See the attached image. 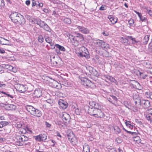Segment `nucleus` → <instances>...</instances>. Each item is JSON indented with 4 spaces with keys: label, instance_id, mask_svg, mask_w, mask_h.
Instances as JSON below:
<instances>
[{
    "label": "nucleus",
    "instance_id": "f257e3e1",
    "mask_svg": "<svg viewBox=\"0 0 152 152\" xmlns=\"http://www.w3.org/2000/svg\"><path fill=\"white\" fill-rule=\"evenodd\" d=\"M10 17L14 23L23 24L25 23V20L23 16L18 12L12 13L10 15Z\"/></svg>",
    "mask_w": 152,
    "mask_h": 152
},
{
    "label": "nucleus",
    "instance_id": "f03ea898",
    "mask_svg": "<svg viewBox=\"0 0 152 152\" xmlns=\"http://www.w3.org/2000/svg\"><path fill=\"white\" fill-rule=\"evenodd\" d=\"M16 140L15 143L17 145L22 146L26 145L24 142L27 141L28 140V138L24 135H20L19 134H16L15 137Z\"/></svg>",
    "mask_w": 152,
    "mask_h": 152
},
{
    "label": "nucleus",
    "instance_id": "7ed1b4c3",
    "mask_svg": "<svg viewBox=\"0 0 152 152\" xmlns=\"http://www.w3.org/2000/svg\"><path fill=\"white\" fill-rule=\"evenodd\" d=\"M26 109L31 114L34 116L39 117L42 115L40 110L35 108L32 106L27 105L26 107Z\"/></svg>",
    "mask_w": 152,
    "mask_h": 152
},
{
    "label": "nucleus",
    "instance_id": "20e7f679",
    "mask_svg": "<svg viewBox=\"0 0 152 152\" xmlns=\"http://www.w3.org/2000/svg\"><path fill=\"white\" fill-rule=\"evenodd\" d=\"M94 43L97 48H102L107 50L109 49V45L102 40L99 39L96 40L94 42Z\"/></svg>",
    "mask_w": 152,
    "mask_h": 152
},
{
    "label": "nucleus",
    "instance_id": "39448f33",
    "mask_svg": "<svg viewBox=\"0 0 152 152\" xmlns=\"http://www.w3.org/2000/svg\"><path fill=\"white\" fill-rule=\"evenodd\" d=\"M80 82L82 85L85 86H86L88 88H91L92 87H93L94 85L90 80L86 78H81L80 79Z\"/></svg>",
    "mask_w": 152,
    "mask_h": 152
},
{
    "label": "nucleus",
    "instance_id": "423d86ee",
    "mask_svg": "<svg viewBox=\"0 0 152 152\" xmlns=\"http://www.w3.org/2000/svg\"><path fill=\"white\" fill-rule=\"evenodd\" d=\"M79 55L81 57H84L87 58H89V52L87 49L84 47H82L80 48Z\"/></svg>",
    "mask_w": 152,
    "mask_h": 152
},
{
    "label": "nucleus",
    "instance_id": "0eeeda50",
    "mask_svg": "<svg viewBox=\"0 0 152 152\" xmlns=\"http://www.w3.org/2000/svg\"><path fill=\"white\" fill-rule=\"evenodd\" d=\"M67 36L69 37L73 45L75 46H77L78 45V39L76 37H75V36L74 37L69 34H68Z\"/></svg>",
    "mask_w": 152,
    "mask_h": 152
},
{
    "label": "nucleus",
    "instance_id": "6e6552de",
    "mask_svg": "<svg viewBox=\"0 0 152 152\" xmlns=\"http://www.w3.org/2000/svg\"><path fill=\"white\" fill-rule=\"evenodd\" d=\"M86 68L89 72L90 74L95 76H98L99 75L97 72L92 67L87 66H86Z\"/></svg>",
    "mask_w": 152,
    "mask_h": 152
},
{
    "label": "nucleus",
    "instance_id": "1a4fd4ad",
    "mask_svg": "<svg viewBox=\"0 0 152 152\" xmlns=\"http://www.w3.org/2000/svg\"><path fill=\"white\" fill-rule=\"evenodd\" d=\"M47 136L46 134H39L35 136V140L38 141H44L47 139Z\"/></svg>",
    "mask_w": 152,
    "mask_h": 152
},
{
    "label": "nucleus",
    "instance_id": "9d476101",
    "mask_svg": "<svg viewBox=\"0 0 152 152\" xmlns=\"http://www.w3.org/2000/svg\"><path fill=\"white\" fill-rule=\"evenodd\" d=\"M140 105H142L145 108H147L150 106V102L147 100L142 99Z\"/></svg>",
    "mask_w": 152,
    "mask_h": 152
},
{
    "label": "nucleus",
    "instance_id": "9b49d317",
    "mask_svg": "<svg viewBox=\"0 0 152 152\" xmlns=\"http://www.w3.org/2000/svg\"><path fill=\"white\" fill-rule=\"evenodd\" d=\"M127 38L130 39L132 41V43L137 45V48L140 46L141 42L140 41L136 40L135 38L132 37L131 36H128Z\"/></svg>",
    "mask_w": 152,
    "mask_h": 152
},
{
    "label": "nucleus",
    "instance_id": "f8f14e48",
    "mask_svg": "<svg viewBox=\"0 0 152 152\" xmlns=\"http://www.w3.org/2000/svg\"><path fill=\"white\" fill-rule=\"evenodd\" d=\"M17 87L18 90L20 92L23 93L26 91V89L27 88V85L18 84V85Z\"/></svg>",
    "mask_w": 152,
    "mask_h": 152
},
{
    "label": "nucleus",
    "instance_id": "ddd939ff",
    "mask_svg": "<svg viewBox=\"0 0 152 152\" xmlns=\"http://www.w3.org/2000/svg\"><path fill=\"white\" fill-rule=\"evenodd\" d=\"M77 26V28L78 29L79 31L83 34H87L89 32V30L87 28L78 26Z\"/></svg>",
    "mask_w": 152,
    "mask_h": 152
},
{
    "label": "nucleus",
    "instance_id": "4468645a",
    "mask_svg": "<svg viewBox=\"0 0 152 152\" xmlns=\"http://www.w3.org/2000/svg\"><path fill=\"white\" fill-rule=\"evenodd\" d=\"M70 118V116L69 114L66 113H63L62 119L64 122H69V121Z\"/></svg>",
    "mask_w": 152,
    "mask_h": 152
},
{
    "label": "nucleus",
    "instance_id": "2eb2a0df",
    "mask_svg": "<svg viewBox=\"0 0 152 152\" xmlns=\"http://www.w3.org/2000/svg\"><path fill=\"white\" fill-rule=\"evenodd\" d=\"M4 108L6 110H14L16 108V106L13 104H7L5 105Z\"/></svg>",
    "mask_w": 152,
    "mask_h": 152
},
{
    "label": "nucleus",
    "instance_id": "dca6fc26",
    "mask_svg": "<svg viewBox=\"0 0 152 152\" xmlns=\"http://www.w3.org/2000/svg\"><path fill=\"white\" fill-rule=\"evenodd\" d=\"M133 99L136 105L137 104H140L142 100H141L138 95L136 94L134 95L133 96Z\"/></svg>",
    "mask_w": 152,
    "mask_h": 152
},
{
    "label": "nucleus",
    "instance_id": "f3484780",
    "mask_svg": "<svg viewBox=\"0 0 152 152\" xmlns=\"http://www.w3.org/2000/svg\"><path fill=\"white\" fill-rule=\"evenodd\" d=\"M58 103L60 107L63 109H65L67 107L68 104L67 103L62 100H60Z\"/></svg>",
    "mask_w": 152,
    "mask_h": 152
},
{
    "label": "nucleus",
    "instance_id": "a211bd4d",
    "mask_svg": "<svg viewBox=\"0 0 152 152\" xmlns=\"http://www.w3.org/2000/svg\"><path fill=\"white\" fill-rule=\"evenodd\" d=\"M68 139L70 142L73 145L75 144L77 140L75 137L72 134V135H68Z\"/></svg>",
    "mask_w": 152,
    "mask_h": 152
},
{
    "label": "nucleus",
    "instance_id": "6ab92c4d",
    "mask_svg": "<svg viewBox=\"0 0 152 152\" xmlns=\"http://www.w3.org/2000/svg\"><path fill=\"white\" fill-rule=\"evenodd\" d=\"M10 42L9 40L5 39L4 38L0 37V44L3 45H9Z\"/></svg>",
    "mask_w": 152,
    "mask_h": 152
},
{
    "label": "nucleus",
    "instance_id": "aec40b11",
    "mask_svg": "<svg viewBox=\"0 0 152 152\" xmlns=\"http://www.w3.org/2000/svg\"><path fill=\"white\" fill-rule=\"evenodd\" d=\"M34 96L37 98L40 97L42 95V91L39 89L36 90L34 92Z\"/></svg>",
    "mask_w": 152,
    "mask_h": 152
},
{
    "label": "nucleus",
    "instance_id": "412c9836",
    "mask_svg": "<svg viewBox=\"0 0 152 152\" xmlns=\"http://www.w3.org/2000/svg\"><path fill=\"white\" fill-rule=\"evenodd\" d=\"M96 110V109L94 107H89L88 110V113L91 115L94 116L95 115V112Z\"/></svg>",
    "mask_w": 152,
    "mask_h": 152
},
{
    "label": "nucleus",
    "instance_id": "4be33fe9",
    "mask_svg": "<svg viewBox=\"0 0 152 152\" xmlns=\"http://www.w3.org/2000/svg\"><path fill=\"white\" fill-rule=\"evenodd\" d=\"M108 18L113 24H114L117 22V19L116 18L112 17L111 15L109 16Z\"/></svg>",
    "mask_w": 152,
    "mask_h": 152
},
{
    "label": "nucleus",
    "instance_id": "5701e85b",
    "mask_svg": "<svg viewBox=\"0 0 152 152\" xmlns=\"http://www.w3.org/2000/svg\"><path fill=\"white\" fill-rule=\"evenodd\" d=\"M4 67L6 69H8L10 71L15 72V71L14 70V68L11 65L9 64H7L5 65V66H4Z\"/></svg>",
    "mask_w": 152,
    "mask_h": 152
},
{
    "label": "nucleus",
    "instance_id": "b1692460",
    "mask_svg": "<svg viewBox=\"0 0 152 152\" xmlns=\"http://www.w3.org/2000/svg\"><path fill=\"white\" fill-rule=\"evenodd\" d=\"M56 47L58 49L62 51H65V49L63 46L60 45L58 44H56L55 45Z\"/></svg>",
    "mask_w": 152,
    "mask_h": 152
},
{
    "label": "nucleus",
    "instance_id": "393cba45",
    "mask_svg": "<svg viewBox=\"0 0 152 152\" xmlns=\"http://www.w3.org/2000/svg\"><path fill=\"white\" fill-rule=\"evenodd\" d=\"M83 152H90L89 148L88 145L86 144L84 145Z\"/></svg>",
    "mask_w": 152,
    "mask_h": 152
},
{
    "label": "nucleus",
    "instance_id": "a878e982",
    "mask_svg": "<svg viewBox=\"0 0 152 152\" xmlns=\"http://www.w3.org/2000/svg\"><path fill=\"white\" fill-rule=\"evenodd\" d=\"M104 114L103 112H102L100 110V112H99V113H98L97 114L96 117L101 118L104 117Z\"/></svg>",
    "mask_w": 152,
    "mask_h": 152
},
{
    "label": "nucleus",
    "instance_id": "bb28decb",
    "mask_svg": "<svg viewBox=\"0 0 152 152\" xmlns=\"http://www.w3.org/2000/svg\"><path fill=\"white\" fill-rule=\"evenodd\" d=\"M8 123L6 121H1L0 122V128H1L5 126L8 125Z\"/></svg>",
    "mask_w": 152,
    "mask_h": 152
},
{
    "label": "nucleus",
    "instance_id": "cd10ccee",
    "mask_svg": "<svg viewBox=\"0 0 152 152\" xmlns=\"http://www.w3.org/2000/svg\"><path fill=\"white\" fill-rule=\"evenodd\" d=\"M128 36L126 37V38L122 39V42L125 45H127L128 44V39H128L127 38V37Z\"/></svg>",
    "mask_w": 152,
    "mask_h": 152
},
{
    "label": "nucleus",
    "instance_id": "c85d7f7f",
    "mask_svg": "<svg viewBox=\"0 0 152 152\" xmlns=\"http://www.w3.org/2000/svg\"><path fill=\"white\" fill-rule=\"evenodd\" d=\"M106 78L107 80L110 81L111 82H114L115 81V80L114 78L110 76H107L106 77Z\"/></svg>",
    "mask_w": 152,
    "mask_h": 152
},
{
    "label": "nucleus",
    "instance_id": "c756f323",
    "mask_svg": "<svg viewBox=\"0 0 152 152\" xmlns=\"http://www.w3.org/2000/svg\"><path fill=\"white\" fill-rule=\"evenodd\" d=\"M33 89V87L31 86H27V88L26 89V91L27 92H31Z\"/></svg>",
    "mask_w": 152,
    "mask_h": 152
},
{
    "label": "nucleus",
    "instance_id": "7c9ffc66",
    "mask_svg": "<svg viewBox=\"0 0 152 152\" xmlns=\"http://www.w3.org/2000/svg\"><path fill=\"white\" fill-rule=\"evenodd\" d=\"M24 124L20 122H17L15 124V126L16 127L18 128H20L23 126Z\"/></svg>",
    "mask_w": 152,
    "mask_h": 152
},
{
    "label": "nucleus",
    "instance_id": "2f4dec72",
    "mask_svg": "<svg viewBox=\"0 0 152 152\" xmlns=\"http://www.w3.org/2000/svg\"><path fill=\"white\" fill-rule=\"evenodd\" d=\"M43 28L44 29L47 31H50L51 30V29H50L49 27L46 23L45 24Z\"/></svg>",
    "mask_w": 152,
    "mask_h": 152
},
{
    "label": "nucleus",
    "instance_id": "473e14b6",
    "mask_svg": "<svg viewBox=\"0 0 152 152\" xmlns=\"http://www.w3.org/2000/svg\"><path fill=\"white\" fill-rule=\"evenodd\" d=\"M149 36L148 35H146L145 36L144 38V40L145 41L144 44H146L149 39Z\"/></svg>",
    "mask_w": 152,
    "mask_h": 152
},
{
    "label": "nucleus",
    "instance_id": "72a5a7b5",
    "mask_svg": "<svg viewBox=\"0 0 152 152\" xmlns=\"http://www.w3.org/2000/svg\"><path fill=\"white\" fill-rule=\"evenodd\" d=\"M38 40L40 42H42L44 40V39L43 36L42 35H40L39 36Z\"/></svg>",
    "mask_w": 152,
    "mask_h": 152
},
{
    "label": "nucleus",
    "instance_id": "f704fd0d",
    "mask_svg": "<svg viewBox=\"0 0 152 152\" xmlns=\"http://www.w3.org/2000/svg\"><path fill=\"white\" fill-rule=\"evenodd\" d=\"M134 141H136V142L137 143H140V137L138 136H136L134 137Z\"/></svg>",
    "mask_w": 152,
    "mask_h": 152
},
{
    "label": "nucleus",
    "instance_id": "c9c22d12",
    "mask_svg": "<svg viewBox=\"0 0 152 152\" xmlns=\"http://www.w3.org/2000/svg\"><path fill=\"white\" fill-rule=\"evenodd\" d=\"M64 22L69 24H70L71 23V20L68 18H66L64 19Z\"/></svg>",
    "mask_w": 152,
    "mask_h": 152
},
{
    "label": "nucleus",
    "instance_id": "e433bc0d",
    "mask_svg": "<svg viewBox=\"0 0 152 152\" xmlns=\"http://www.w3.org/2000/svg\"><path fill=\"white\" fill-rule=\"evenodd\" d=\"M82 110H80L78 108H77L75 109V113L77 115H80L81 114V111Z\"/></svg>",
    "mask_w": 152,
    "mask_h": 152
},
{
    "label": "nucleus",
    "instance_id": "4c0bfd02",
    "mask_svg": "<svg viewBox=\"0 0 152 152\" xmlns=\"http://www.w3.org/2000/svg\"><path fill=\"white\" fill-rule=\"evenodd\" d=\"M41 20L40 19L38 18L34 19V23L38 25H39Z\"/></svg>",
    "mask_w": 152,
    "mask_h": 152
},
{
    "label": "nucleus",
    "instance_id": "58836bf2",
    "mask_svg": "<svg viewBox=\"0 0 152 152\" xmlns=\"http://www.w3.org/2000/svg\"><path fill=\"white\" fill-rule=\"evenodd\" d=\"M45 40L49 44L52 42L51 39L49 37H45Z\"/></svg>",
    "mask_w": 152,
    "mask_h": 152
},
{
    "label": "nucleus",
    "instance_id": "ea45409f",
    "mask_svg": "<svg viewBox=\"0 0 152 152\" xmlns=\"http://www.w3.org/2000/svg\"><path fill=\"white\" fill-rule=\"evenodd\" d=\"M101 106L98 103H96V104L94 108L97 109H100V108H101Z\"/></svg>",
    "mask_w": 152,
    "mask_h": 152
},
{
    "label": "nucleus",
    "instance_id": "a19ab883",
    "mask_svg": "<svg viewBox=\"0 0 152 152\" xmlns=\"http://www.w3.org/2000/svg\"><path fill=\"white\" fill-rule=\"evenodd\" d=\"M46 23H45L44 21L41 20L39 24V25L40 27L43 28Z\"/></svg>",
    "mask_w": 152,
    "mask_h": 152
},
{
    "label": "nucleus",
    "instance_id": "79ce46f5",
    "mask_svg": "<svg viewBox=\"0 0 152 152\" xmlns=\"http://www.w3.org/2000/svg\"><path fill=\"white\" fill-rule=\"evenodd\" d=\"M125 123L126 125L127 126L130 127V126H132L131 122L130 121H126Z\"/></svg>",
    "mask_w": 152,
    "mask_h": 152
},
{
    "label": "nucleus",
    "instance_id": "37998d69",
    "mask_svg": "<svg viewBox=\"0 0 152 152\" xmlns=\"http://www.w3.org/2000/svg\"><path fill=\"white\" fill-rule=\"evenodd\" d=\"M146 117L147 119L151 123H152V118L149 115H147Z\"/></svg>",
    "mask_w": 152,
    "mask_h": 152
},
{
    "label": "nucleus",
    "instance_id": "c03bdc74",
    "mask_svg": "<svg viewBox=\"0 0 152 152\" xmlns=\"http://www.w3.org/2000/svg\"><path fill=\"white\" fill-rule=\"evenodd\" d=\"M134 23V20L133 19H130L128 21L129 24L130 26H132L133 25Z\"/></svg>",
    "mask_w": 152,
    "mask_h": 152
},
{
    "label": "nucleus",
    "instance_id": "a18cd8bd",
    "mask_svg": "<svg viewBox=\"0 0 152 152\" xmlns=\"http://www.w3.org/2000/svg\"><path fill=\"white\" fill-rule=\"evenodd\" d=\"M99 112H100V109H96V110L95 112V115H94V116L96 117V116H97V114Z\"/></svg>",
    "mask_w": 152,
    "mask_h": 152
},
{
    "label": "nucleus",
    "instance_id": "49530a36",
    "mask_svg": "<svg viewBox=\"0 0 152 152\" xmlns=\"http://www.w3.org/2000/svg\"><path fill=\"white\" fill-rule=\"evenodd\" d=\"M4 5V0H0V7H3Z\"/></svg>",
    "mask_w": 152,
    "mask_h": 152
},
{
    "label": "nucleus",
    "instance_id": "de8ad7c7",
    "mask_svg": "<svg viewBox=\"0 0 152 152\" xmlns=\"http://www.w3.org/2000/svg\"><path fill=\"white\" fill-rule=\"evenodd\" d=\"M146 12L149 14L150 16L152 17V11L151 10L146 9Z\"/></svg>",
    "mask_w": 152,
    "mask_h": 152
},
{
    "label": "nucleus",
    "instance_id": "09e8293b",
    "mask_svg": "<svg viewBox=\"0 0 152 152\" xmlns=\"http://www.w3.org/2000/svg\"><path fill=\"white\" fill-rule=\"evenodd\" d=\"M89 104L91 106L94 107L96 104V102L94 101H92L90 102Z\"/></svg>",
    "mask_w": 152,
    "mask_h": 152
},
{
    "label": "nucleus",
    "instance_id": "8fccbe9b",
    "mask_svg": "<svg viewBox=\"0 0 152 152\" xmlns=\"http://www.w3.org/2000/svg\"><path fill=\"white\" fill-rule=\"evenodd\" d=\"M147 95L148 96L147 97H149L151 99H152V92H147Z\"/></svg>",
    "mask_w": 152,
    "mask_h": 152
},
{
    "label": "nucleus",
    "instance_id": "3c124183",
    "mask_svg": "<svg viewBox=\"0 0 152 152\" xmlns=\"http://www.w3.org/2000/svg\"><path fill=\"white\" fill-rule=\"evenodd\" d=\"M110 97L112 98V99L113 101H117V98L116 96H113V95H110Z\"/></svg>",
    "mask_w": 152,
    "mask_h": 152
},
{
    "label": "nucleus",
    "instance_id": "603ef678",
    "mask_svg": "<svg viewBox=\"0 0 152 152\" xmlns=\"http://www.w3.org/2000/svg\"><path fill=\"white\" fill-rule=\"evenodd\" d=\"M49 44L50 45V48L51 49H53L55 48V47H56L55 45H54V43L53 42H52Z\"/></svg>",
    "mask_w": 152,
    "mask_h": 152
},
{
    "label": "nucleus",
    "instance_id": "864d4df0",
    "mask_svg": "<svg viewBox=\"0 0 152 152\" xmlns=\"http://www.w3.org/2000/svg\"><path fill=\"white\" fill-rule=\"evenodd\" d=\"M75 37H76L78 39L79 37H81V38H82V35L81 34L78 33L77 34V35L75 36Z\"/></svg>",
    "mask_w": 152,
    "mask_h": 152
},
{
    "label": "nucleus",
    "instance_id": "5fc2aeb1",
    "mask_svg": "<svg viewBox=\"0 0 152 152\" xmlns=\"http://www.w3.org/2000/svg\"><path fill=\"white\" fill-rule=\"evenodd\" d=\"M139 74H140V76L141 77H142V78H143V79H145V77H147V75H145L144 76H143V73H142L140 72H139Z\"/></svg>",
    "mask_w": 152,
    "mask_h": 152
},
{
    "label": "nucleus",
    "instance_id": "6e6d98bb",
    "mask_svg": "<svg viewBox=\"0 0 152 152\" xmlns=\"http://www.w3.org/2000/svg\"><path fill=\"white\" fill-rule=\"evenodd\" d=\"M37 4L36 3L35 0H32V7L34 6L37 5Z\"/></svg>",
    "mask_w": 152,
    "mask_h": 152
},
{
    "label": "nucleus",
    "instance_id": "4d7b16f0",
    "mask_svg": "<svg viewBox=\"0 0 152 152\" xmlns=\"http://www.w3.org/2000/svg\"><path fill=\"white\" fill-rule=\"evenodd\" d=\"M105 56L107 57H109V56H110L111 55V54L110 53H108V52L107 51L105 52Z\"/></svg>",
    "mask_w": 152,
    "mask_h": 152
},
{
    "label": "nucleus",
    "instance_id": "13d9d810",
    "mask_svg": "<svg viewBox=\"0 0 152 152\" xmlns=\"http://www.w3.org/2000/svg\"><path fill=\"white\" fill-rule=\"evenodd\" d=\"M6 85L3 83V82L0 81V87H4Z\"/></svg>",
    "mask_w": 152,
    "mask_h": 152
},
{
    "label": "nucleus",
    "instance_id": "bf43d9fd",
    "mask_svg": "<svg viewBox=\"0 0 152 152\" xmlns=\"http://www.w3.org/2000/svg\"><path fill=\"white\" fill-rule=\"evenodd\" d=\"M45 124L47 127H50L51 126V125L47 121L45 122Z\"/></svg>",
    "mask_w": 152,
    "mask_h": 152
},
{
    "label": "nucleus",
    "instance_id": "052dcab7",
    "mask_svg": "<svg viewBox=\"0 0 152 152\" xmlns=\"http://www.w3.org/2000/svg\"><path fill=\"white\" fill-rule=\"evenodd\" d=\"M116 141L119 143H121L122 142L121 140L119 138L116 139Z\"/></svg>",
    "mask_w": 152,
    "mask_h": 152
},
{
    "label": "nucleus",
    "instance_id": "680f3d73",
    "mask_svg": "<svg viewBox=\"0 0 152 152\" xmlns=\"http://www.w3.org/2000/svg\"><path fill=\"white\" fill-rule=\"evenodd\" d=\"M140 20L141 21H145L146 20V18H145L142 16V17L140 18Z\"/></svg>",
    "mask_w": 152,
    "mask_h": 152
},
{
    "label": "nucleus",
    "instance_id": "e2e57ef3",
    "mask_svg": "<svg viewBox=\"0 0 152 152\" xmlns=\"http://www.w3.org/2000/svg\"><path fill=\"white\" fill-rule=\"evenodd\" d=\"M105 9V7L104 6L102 5L99 8V10H103Z\"/></svg>",
    "mask_w": 152,
    "mask_h": 152
},
{
    "label": "nucleus",
    "instance_id": "0e129e2a",
    "mask_svg": "<svg viewBox=\"0 0 152 152\" xmlns=\"http://www.w3.org/2000/svg\"><path fill=\"white\" fill-rule=\"evenodd\" d=\"M46 102L49 104H51L53 103V101L50 99H48L46 101Z\"/></svg>",
    "mask_w": 152,
    "mask_h": 152
},
{
    "label": "nucleus",
    "instance_id": "69168bd1",
    "mask_svg": "<svg viewBox=\"0 0 152 152\" xmlns=\"http://www.w3.org/2000/svg\"><path fill=\"white\" fill-rule=\"evenodd\" d=\"M102 34H103V35L106 36H107L109 35L108 33L107 32L105 31L103 32Z\"/></svg>",
    "mask_w": 152,
    "mask_h": 152
},
{
    "label": "nucleus",
    "instance_id": "338daca9",
    "mask_svg": "<svg viewBox=\"0 0 152 152\" xmlns=\"http://www.w3.org/2000/svg\"><path fill=\"white\" fill-rule=\"evenodd\" d=\"M107 100H108V101L111 103H113V100L112 99V98H111V97H109V98H107Z\"/></svg>",
    "mask_w": 152,
    "mask_h": 152
},
{
    "label": "nucleus",
    "instance_id": "774afa93",
    "mask_svg": "<svg viewBox=\"0 0 152 152\" xmlns=\"http://www.w3.org/2000/svg\"><path fill=\"white\" fill-rule=\"evenodd\" d=\"M148 113L151 115H152V109H150L148 110Z\"/></svg>",
    "mask_w": 152,
    "mask_h": 152
}]
</instances>
